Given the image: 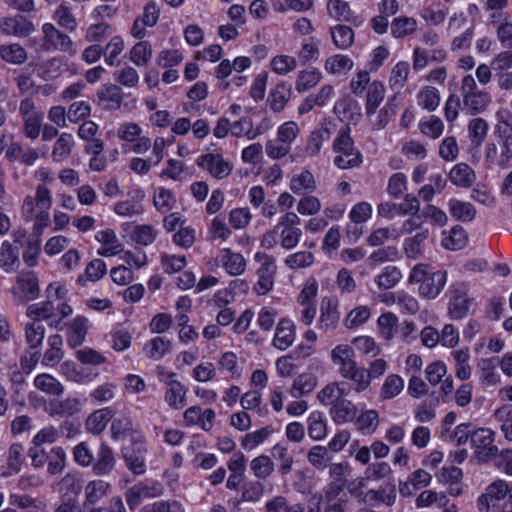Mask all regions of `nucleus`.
Masks as SVG:
<instances>
[{
    "mask_svg": "<svg viewBox=\"0 0 512 512\" xmlns=\"http://www.w3.org/2000/svg\"><path fill=\"white\" fill-rule=\"evenodd\" d=\"M447 281V273L444 270L429 272L423 264L416 265L409 275L410 283H420L419 293L421 296L434 299L436 298Z\"/></svg>",
    "mask_w": 512,
    "mask_h": 512,
    "instance_id": "obj_1",
    "label": "nucleus"
},
{
    "mask_svg": "<svg viewBox=\"0 0 512 512\" xmlns=\"http://www.w3.org/2000/svg\"><path fill=\"white\" fill-rule=\"evenodd\" d=\"M333 151L337 153L334 164L340 169L358 167L363 161L362 154L354 147L349 126H345L339 131L333 142Z\"/></svg>",
    "mask_w": 512,
    "mask_h": 512,
    "instance_id": "obj_2",
    "label": "nucleus"
},
{
    "mask_svg": "<svg viewBox=\"0 0 512 512\" xmlns=\"http://www.w3.org/2000/svg\"><path fill=\"white\" fill-rule=\"evenodd\" d=\"M10 292L15 304L26 305L37 299L40 294L38 277L33 271H20Z\"/></svg>",
    "mask_w": 512,
    "mask_h": 512,
    "instance_id": "obj_3",
    "label": "nucleus"
},
{
    "mask_svg": "<svg viewBox=\"0 0 512 512\" xmlns=\"http://www.w3.org/2000/svg\"><path fill=\"white\" fill-rule=\"evenodd\" d=\"M19 115L22 118V131L26 138L35 140L41 133L44 112L31 97H25L19 103Z\"/></svg>",
    "mask_w": 512,
    "mask_h": 512,
    "instance_id": "obj_4",
    "label": "nucleus"
},
{
    "mask_svg": "<svg viewBox=\"0 0 512 512\" xmlns=\"http://www.w3.org/2000/svg\"><path fill=\"white\" fill-rule=\"evenodd\" d=\"M495 433L489 428H479L471 434V444L475 458L481 463H488L499 456V449L494 445Z\"/></svg>",
    "mask_w": 512,
    "mask_h": 512,
    "instance_id": "obj_5",
    "label": "nucleus"
},
{
    "mask_svg": "<svg viewBox=\"0 0 512 512\" xmlns=\"http://www.w3.org/2000/svg\"><path fill=\"white\" fill-rule=\"evenodd\" d=\"M42 33V49L44 51H59L70 56L76 55L77 49L70 36L57 29L52 23L43 24Z\"/></svg>",
    "mask_w": 512,
    "mask_h": 512,
    "instance_id": "obj_6",
    "label": "nucleus"
},
{
    "mask_svg": "<svg viewBox=\"0 0 512 512\" xmlns=\"http://www.w3.org/2000/svg\"><path fill=\"white\" fill-rule=\"evenodd\" d=\"M299 225L300 218L294 212H287L277 223L279 243L285 250L293 249L300 242L302 230Z\"/></svg>",
    "mask_w": 512,
    "mask_h": 512,
    "instance_id": "obj_7",
    "label": "nucleus"
},
{
    "mask_svg": "<svg viewBox=\"0 0 512 512\" xmlns=\"http://www.w3.org/2000/svg\"><path fill=\"white\" fill-rule=\"evenodd\" d=\"M344 480H333L325 485L318 501L324 505V512H345L348 500L343 493Z\"/></svg>",
    "mask_w": 512,
    "mask_h": 512,
    "instance_id": "obj_8",
    "label": "nucleus"
},
{
    "mask_svg": "<svg viewBox=\"0 0 512 512\" xmlns=\"http://www.w3.org/2000/svg\"><path fill=\"white\" fill-rule=\"evenodd\" d=\"M255 260L261 265L257 270L258 281L254 285V291L258 295H266L274 285L276 274L275 258L271 255L257 252Z\"/></svg>",
    "mask_w": 512,
    "mask_h": 512,
    "instance_id": "obj_9",
    "label": "nucleus"
},
{
    "mask_svg": "<svg viewBox=\"0 0 512 512\" xmlns=\"http://www.w3.org/2000/svg\"><path fill=\"white\" fill-rule=\"evenodd\" d=\"M52 291H54L56 299L63 300L65 298L66 289L63 286H55L54 283L49 284L46 289L47 300L40 303L29 305L26 310V314L28 317L42 322V320H49L50 318H52V316H54L56 307L54 306V303L51 300Z\"/></svg>",
    "mask_w": 512,
    "mask_h": 512,
    "instance_id": "obj_10",
    "label": "nucleus"
},
{
    "mask_svg": "<svg viewBox=\"0 0 512 512\" xmlns=\"http://www.w3.org/2000/svg\"><path fill=\"white\" fill-rule=\"evenodd\" d=\"M164 492L163 486L159 482L137 483L130 487L126 492V501L131 509L136 508L145 498L160 497Z\"/></svg>",
    "mask_w": 512,
    "mask_h": 512,
    "instance_id": "obj_11",
    "label": "nucleus"
},
{
    "mask_svg": "<svg viewBox=\"0 0 512 512\" xmlns=\"http://www.w3.org/2000/svg\"><path fill=\"white\" fill-rule=\"evenodd\" d=\"M196 164L207 170L216 179L227 177L232 170L230 163L220 154L208 153L201 155L197 158Z\"/></svg>",
    "mask_w": 512,
    "mask_h": 512,
    "instance_id": "obj_12",
    "label": "nucleus"
},
{
    "mask_svg": "<svg viewBox=\"0 0 512 512\" xmlns=\"http://www.w3.org/2000/svg\"><path fill=\"white\" fill-rule=\"evenodd\" d=\"M3 34L16 37H27L35 31V25L22 15L4 17L0 21Z\"/></svg>",
    "mask_w": 512,
    "mask_h": 512,
    "instance_id": "obj_13",
    "label": "nucleus"
},
{
    "mask_svg": "<svg viewBox=\"0 0 512 512\" xmlns=\"http://www.w3.org/2000/svg\"><path fill=\"white\" fill-rule=\"evenodd\" d=\"M339 319L337 300L323 298L320 304L319 329L324 333L332 332L337 328Z\"/></svg>",
    "mask_w": 512,
    "mask_h": 512,
    "instance_id": "obj_14",
    "label": "nucleus"
},
{
    "mask_svg": "<svg viewBox=\"0 0 512 512\" xmlns=\"http://www.w3.org/2000/svg\"><path fill=\"white\" fill-rule=\"evenodd\" d=\"M111 491L110 483L95 479L89 481L84 487V500L82 503L83 508L97 507L101 501L106 498Z\"/></svg>",
    "mask_w": 512,
    "mask_h": 512,
    "instance_id": "obj_15",
    "label": "nucleus"
},
{
    "mask_svg": "<svg viewBox=\"0 0 512 512\" xmlns=\"http://www.w3.org/2000/svg\"><path fill=\"white\" fill-rule=\"evenodd\" d=\"M509 491L508 483L505 480L498 479L491 483L486 492L478 499V506L482 512H490V507L494 502L504 499Z\"/></svg>",
    "mask_w": 512,
    "mask_h": 512,
    "instance_id": "obj_16",
    "label": "nucleus"
},
{
    "mask_svg": "<svg viewBox=\"0 0 512 512\" xmlns=\"http://www.w3.org/2000/svg\"><path fill=\"white\" fill-rule=\"evenodd\" d=\"M397 491L395 484L381 485L377 489L367 490L364 505L392 507L396 503Z\"/></svg>",
    "mask_w": 512,
    "mask_h": 512,
    "instance_id": "obj_17",
    "label": "nucleus"
},
{
    "mask_svg": "<svg viewBox=\"0 0 512 512\" xmlns=\"http://www.w3.org/2000/svg\"><path fill=\"white\" fill-rule=\"evenodd\" d=\"M115 463L112 449L106 443H101L94 456V462L90 466L96 476H105L113 471Z\"/></svg>",
    "mask_w": 512,
    "mask_h": 512,
    "instance_id": "obj_18",
    "label": "nucleus"
},
{
    "mask_svg": "<svg viewBox=\"0 0 512 512\" xmlns=\"http://www.w3.org/2000/svg\"><path fill=\"white\" fill-rule=\"evenodd\" d=\"M34 209V200L31 196L24 199L22 205L23 217L26 221H34V230L41 234L43 229L49 225V209Z\"/></svg>",
    "mask_w": 512,
    "mask_h": 512,
    "instance_id": "obj_19",
    "label": "nucleus"
},
{
    "mask_svg": "<svg viewBox=\"0 0 512 512\" xmlns=\"http://www.w3.org/2000/svg\"><path fill=\"white\" fill-rule=\"evenodd\" d=\"M47 347L42 357V365L46 367H54L64 357L63 338L59 334L50 335L47 339Z\"/></svg>",
    "mask_w": 512,
    "mask_h": 512,
    "instance_id": "obj_20",
    "label": "nucleus"
},
{
    "mask_svg": "<svg viewBox=\"0 0 512 512\" xmlns=\"http://www.w3.org/2000/svg\"><path fill=\"white\" fill-rule=\"evenodd\" d=\"M67 326V343L70 347L76 348L85 341L88 331V319L84 316H77Z\"/></svg>",
    "mask_w": 512,
    "mask_h": 512,
    "instance_id": "obj_21",
    "label": "nucleus"
},
{
    "mask_svg": "<svg viewBox=\"0 0 512 512\" xmlns=\"http://www.w3.org/2000/svg\"><path fill=\"white\" fill-rule=\"evenodd\" d=\"M357 414V406L348 399H341L330 408V416L336 424L353 422Z\"/></svg>",
    "mask_w": 512,
    "mask_h": 512,
    "instance_id": "obj_22",
    "label": "nucleus"
},
{
    "mask_svg": "<svg viewBox=\"0 0 512 512\" xmlns=\"http://www.w3.org/2000/svg\"><path fill=\"white\" fill-rule=\"evenodd\" d=\"M295 340V326L288 319H281L276 327L273 344L280 350H286Z\"/></svg>",
    "mask_w": 512,
    "mask_h": 512,
    "instance_id": "obj_23",
    "label": "nucleus"
},
{
    "mask_svg": "<svg viewBox=\"0 0 512 512\" xmlns=\"http://www.w3.org/2000/svg\"><path fill=\"white\" fill-rule=\"evenodd\" d=\"M145 194L142 190L138 189L135 191V195L132 196L131 200L120 201L115 204L114 212L121 217H134L141 215L144 212L141 200Z\"/></svg>",
    "mask_w": 512,
    "mask_h": 512,
    "instance_id": "obj_24",
    "label": "nucleus"
},
{
    "mask_svg": "<svg viewBox=\"0 0 512 512\" xmlns=\"http://www.w3.org/2000/svg\"><path fill=\"white\" fill-rule=\"evenodd\" d=\"M343 378L352 381L353 390L356 393H362L367 390L370 385L369 374L366 369L359 367L357 362L340 374Z\"/></svg>",
    "mask_w": 512,
    "mask_h": 512,
    "instance_id": "obj_25",
    "label": "nucleus"
},
{
    "mask_svg": "<svg viewBox=\"0 0 512 512\" xmlns=\"http://www.w3.org/2000/svg\"><path fill=\"white\" fill-rule=\"evenodd\" d=\"M97 97L106 110H115L120 108L123 100L122 90L115 84L103 85L97 92Z\"/></svg>",
    "mask_w": 512,
    "mask_h": 512,
    "instance_id": "obj_26",
    "label": "nucleus"
},
{
    "mask_svg": "<svg viewBox=\"0 0 512 512\" xmlns=\"http://www.w3.org/2000/svg\"><path fill=\"white\" fill-rule=\"evenodd\" d=\"M470 300L462 287L454 288L449 301V314L453 319H462L469 311Z\"/></svg>",
    "mask_w": 512,
    "mask_h": 512,
    "instance_id": "obj_27",
    "label": "nucleus"
},
{
    "mask_svg": "<svg viewBox=\"0 0 512 512\" xmlns=\"http://www.w3.org/2000/svg\"><path fill=\"white\" fill-rule=\"evenodd\" d=\"M111 436L114 440H119L126 436L136 437L139 434L138 427H135L133 420L129 415L123 414L111 419Z\"/></svg>",
    "mask_w": 512,
    "mask_h": 512,
    "instance_id": "obj_28",
    "label": "nucleus"
},
{
    "mask_svg": "<svg viewBox=\"0 0 512 512\" xmlns=\"http://www.w3.org/2000/svg\"><path fill=\"white\" fill-rule=\"evenodd\" d=\"M20 267L19 252L9 241L0 247V268L6 273L15 272Z\"/></svg>",
    "mask_w": 512,
    "mask_h": 512,
    "instance_id": "obj_29",
    "label": "nucleus"
},
{
    "mask_svg": "<svg viewBox=\"0 0 512 512\" xmlns=\"http://www.w3.org/2000/svg\"><path fill=\"white\" fill-rule=\"evenodd\" d=\"M428 236V229H421L414 236L405 239L403 244L405 255L413 260L419 259L424 253V245Z\"/></svg>",
    "mask_w": 512,
    "mask_h": 512,
    "instance_id": "obj_30",
    "label": "nucleus"
},
{
    "mask_svg": "<svg viewBox=\"0 0 512 512\" xmlns=\"http://www.w3.org/2000/svg\"><path fill=\"white\" fill-rule=\"evenodd\" d=\"M290 190L300 196L310 194L316 190V181L313 174L304 170L299 174L292 176L290 181Z\"/></svg>",
    "mask_w": 512,
    "mask_h": 512,
    "instance_id": "obj_31",
    "label": "nucleus"
},
{
    "mask_svg": "<svg viewBox=\"0 0 512 512\" xmlns=\"http://www.w3.org/2000/svg\"><path fill=\"white\" fill-rule=\"evenodd\" d=\"M220 262L230 275H240L245 271L246 261L240 253H234L229 248L220 251Z\"/></svg>",
    "mask_w": 512,
    "mask_h": 512,
    "instance_id": "obj_32",
    "label": "nucleus"
},
{
    "mask_svg": "<svg viewBox=\"0 0 512 512\" xmlns=\"http://www.w3.org/2000/svg\"><path fill=\"white\" fill-rule=\"evenodd\" d=\"M95 238L103 244V247L98 250V255L100 256L111 257L122 251V246L115 232L111 229L98 232Z\"/></svg>",
    "mask_w": 512,
    "mask_h": 512,
    "instance_id": "obj_33",
    "label": "nucleus"
},
{
    "mask_svg": "<svg viewBox=\"0 0 512 512\" xmlns=\"http://www.w3.org/2000/svg\"><path fill=\"white\" fill-rule=\"evenodd\" d=\"M113 418V410L110 407L102 408L90 414L86 420L88 432L98 435L103 432L108 422Z\"/></svg>",
    "mask_w": 512,
    "mask_h": 512,
    "instance_id": "obj_34",
    "label": "nucleus"
},
{
    "mask_svg": "<svg viewBox=\"0 0 512 512\" xmlns=\"http://www.w3.org/2000/svg\"><path fill=\"white\" fill-rule=\"evenodd\" d=\"M0 57L9 64L22 65L28 59L26 49L18 43L0 45Z\"/></svg>",
    "mask_w": 512,
    "mask_h": 512,
    "instance_id": "obj_35",
    "label": "nucleus"
},
{
    "mask_svg": "<svg viewBox=\"0 0 512 512\" xmlns=\"http://www.w3.org/2000/svg\"><path fill=\"white\" fill-rule=\"evenodd\" d=\"M354 349L347 344H339L331 350V361L339 366V374L356 363Z\"/></svg>",
    "mask_w": 512,
    "mask_h": 512,
    "instance_id": "obj_36",
    "label": "nucleus"
},
{
    "mask_svg": "<svg viewBox=\"0 0 512 512\" xmlns=\"http://www.w3.org/2000/svg\"><path fill=\"white\" fill-rule=\"evenodd\" d=\"M187 389L177 380L168 382L165 401L173 409H181L186 405Z\"/></svg>",
    "mask_w": 512,
    "mask_h": 512,
    "instance_id": "obj_37",
    "label": "nucleus"
},
{
    "mask_svg": "<svg viewBox=\"0 0 512 512\" xmlns=\"http://www.w3.org/2000/svg\"><path fill=\"white\" fill-rule=\"evenodd\" d=\"M318 384V378L312 373H302L293 382L290 394L293 398H299L312 392Z\"/></svg>",
    "mask_w": 512,
    "mask_h": 512,
    "instance_id": "obj_38",
    "label": "nucleus"
},
{
    "mask_svg": "<svg viewBox=\"0 0 512 512\" xmlns=\"http://www.w3.org/2000/svg\"><path fill=\"white\" fill-rule=\"evenodd\" d=\"M385 95V86L379 81H373L368 86L365 110L368 116L373 115Z\"/></svg>",
    "mask_w": 512,
    "mask_h": 512,
    "instance_id": "obj_39",
    "label": "nucleus"
},
{
    "mask_svg": "<svg viewBox=\"0 0 512 512\" xmlns=\"http://www.w3.org/2000/svg\"><path fill=\"white\" fill-rule=\"evenodd\" d=\"M443 234L442 246L445 249L456 251L464 248L467 244V233L459 225L452 227L448 234L445 232Z\"/></svg>",
    "mask_w": 512,
    "mask_h": 512,
    "instance_id": "obj_40",
    "label": "nucleus"
},
{
    "mask_svg": "<svg viewBox=\"0 0 512 512\" xmlns=\"http://www.w3.org/2000/svg\"><path fill=\"white\" fill-rule=\"evenodd\" d=\"M354 63L348 56L336 54L330 56L325 61V70L334 75L347 74L352 70Z\"/></svg>",
    "mask_w": 512,
    "mask_h": 512,
    "instance_id": "obj_41",
    "label": "nucleus"
},
{
    "mask_svg": "<svg viewBox=\"0 0 512 512\" xmlns=\"http://www.w3.org/2000/svg\"><path fill=\"white\" fill-rule=\"evenodd\" d=\"M250 469L258 480H266L275 469L274 463L267 455H259L250 462Z\"/></svg>",
    "mask_w": 512,
    "mask_h": 512,
    "instance_id": "obj_42",
    "label": "nucleus"
},
{
    "mask_svg": "<svg viewBox=\"0 0 512 512\" xmlns=\"http://www.w3.org/2000/svg\"><path fill=\"white\" fill-rule=\"evenodd\" d=\"M25 339L30 348L39 347L44 339L45 328L42 322L35 319L27 322L24 326Z\"/></svg>",
    "mask_w": 512,
    "mask_h": 512,
    "instance_id": "obj_43",
    "label": "nucleus"
},
{
    "mask_svg": "<svg viewBox=\"0 0 512 512\" xmlns=\"http://www.w3.org/2000/svg\"><path fill=\"white\" fill-rule=\"evenodd\" d=\"M308 435L316 441L327 435V423L322 412H312L308 417Z\"/></svg>",
    "mask_w": 512,
    "mask_h": 512,
    "instance_id": "obj_44",
    "label": "nucleus"
},
{
    "mask_svg": "<svg viewBox=\"0 0 512 512\" xmlns=\"http://www.w3.org/2000/svg\"><path fill=\"white\" fill-rule=\"evenodd\" d=\"M449 178L457 186L468 187L473 183L475 174L467 164L459 163L452 168Z\"/></svg>",
    "mask_w": 512,
    "mask_h": 512,
    "instance_id": "obj_45",
    "label": "nucleus"
},
{
    "mask_svg": "<svg viewBox=\"0 0 512 512\" xmlns=\"http://www.w3.org/2000/svg\"><path fill=\"white\" fill-rule=\"evenodd\" d=\"M172 343L166 337H154L145 346L147 355L152 360H160L171 351Z\"/></svg>",
    "mask_w": 512,
    "mask_h": 512,
    "instance_id": "obj_46",
    "label": "nucleus"
},
{
    "mask_svg": "<svg viewBox=\"0 0 512 512\" xmlns=\"http://www.w3.org/2000/svg\"><path fill=\"white\" fill-rule=\"evenodd\" d=\"M61 496L77 497L82 489L83 480L73 473H67L58 483Z\"/></svg>",
    "mask_w": 512,
    "mask_h": 512,
    "instance_id": "obj_47",
    "label": "nucleus"
},
{
    "mask_svg": "<svg viewBox=\"0 0 512 512\" xmlns=\"http://www.w3.org/2000/svg\"><path fill=\"white\" fill-rule=\"evenodd\" d=\"M36 388L49 395L60 396L64 392L63 385L49 374L37 375L34 379Z\"/></svg>",
    "mask_w": 512,
    "mask_h": 512,
    "instance_id": "obj_48",
    "label": "nucleus"
},
{
    "mask_svg": "<svg viewBox=\"0 0 512 512\" xmlns=\"http://www.w3.org/2000/svg\"><path fill=\"white\" fill-rule=\"evenodd\" d=\"M74 145L73 137L69 133H62L56 140L53 150L52 158L56 162H62L69 157Z\"/></svg>",
    "mask_w": 512,
    "mask_h": 512,
    "instance_id": "obj_49",
    "label": "nucleus"
},
{
    "mask_svg": "<svg viewBox=\"0 0 512 512\" xmlns=\"http://www.w3.org/2000/svg\"><path fill=\"white\" fill-rule=\"evenodd\" d=\"M106 264L101 259H94L90 261L85 269L84 274L78 277V283L85 285L87 281H98L106 274Z\"/></svg>",
    "mask_w": 512,
    "mask_h": 512,
    "instance_id": "obj_50",
    "label": "nucleus"
},
{
    "mask_svg": "<svg viewBox=\"0 0 512 512\" xmlns=\"http://www.w3.org/2000/svg\"><path fill=\"white\" fill-rule=\"evenodd\" d=\"M448 206L451 215L459 221H472L475 217L476 211L471 203L451 199Z\"/></svg>",
    "mask_w": 512,
    "mask_h": 512,
    "instance_id": "obj_51",
    "label": "nucleus"
},
{
    "mask_svg": "<svg viewBox=\"0 0 512 512\" xmlns=\"http://www.w3.org/2000/svg\"><path fill=\"white\" fill-rule=\"evenodd\" d=\"M400 270L395 266H386L382 272L374 279L376 285L381 290L393 288L401 279Z\"/></svg>",
    "mask_w": 512,
    "mask_h": 512,
    "instance_id": "obj_52",
    "label": "nucleus"
},
{
    "mask_svg": "<svg viewBox=\"0 0 512 512\" xmlns=\"http://www.w3.org/2000/svg\"><path fill=\"white\" fill-rule=\"evenodd\" d=\"M53 20L63 29L70 32L76 30L78 23L71 9L65 5H59L53 13Z\"/></svg>",
    "mask_w": 512,
    "mask_h": 512,
    "instance_id": "obj_53",
    "label": "nucleus"
},
{
    "mask_svg": "<svg viewBox=\"0 0 512 512\" xmlns=\"http://www.w3.org/2000/svg\"><path fill=\"white\" fill-rule=\"evenodd\" d=\"M66 65L63 57H53L40 66L39 74L46 81L54 80L60 76Z\"/></svg>",
    "mask_w": 512,
    "mask_h": 512,
    "instance_id": "obj_54",
    "label": "nucleus"
},
{
    "mask_svg": "<svg viewBox=\"0 0 512 512\" xmlns=\"http://www.w3.org/2000/svg\"><path fill=\"white\" fill-rule=\"evenodd\" d=\"M272 457L280 461L278 471L281 475H287L292 470L293 457L289 454L288 447L282 443L276 444L271 450Z\"/></svg>",
    "mask_w": 512,
    "mask_h": 512,
    "instance_id": "obj_55",
    "label": "nucleus"
},
{
    "mask_svg": "<svg viewBox=\"0 0 512 512\" xmlns=\"http://www.w3.org/2000/svg\"><path fill=\"white\" fill-rule=\"evenodd\" d=\"M417 29V22L414 18L400 16L391 23V33L395 38H404Z\"/></svg>",
    "mask_w": 512,
    "mask_h": 512,
    "instance_id": "obj_56",
    "label": "nucleus"
},
{
    "mask_svg": "<svg viewBox=\"0 0 512 512\" xmlns=\"http://www.w3.org/2000/svg\"><path fill=\"white\" fill-rule=\"evenodd\" d=\"M354 421L359 431L373 433L379 424V415L376 410H365L359 416H356Z\"/></svg>",
    "mask_w": 512,
    "mask_h": 512,
    "instance_id": "obj_57",
    "label": "nucleus"
},
{
    "mask_svg": "<svg viewBox=\"0 0 512 512\" xmlns=\"http://www.w3.org/2000/svg\"><path fill=\"white\" fill-rule=\"evenodd\" d=\"M456 364L455 374L460 380H467L471 375V367L468 364L470 358L468 349H459L452 352Z\"/></svg>",
    "mask_w": 512,
    "mask_h": 512,
    "instance_id": "obj_58",
    "label": "nucleus"
},
{
    "mask_svg": "<svg viewBox=\"0 0 512 512\" xmlns=\"http://www.w3.org/2000/svg\"><path fill=\"white\" fill-rule=\"evenodd\" d=\"M491 98L487 92L477 91L463 97V103L466 108H469L472 113L483 111L490 103Z\"/></svg>",
    "mask_w": 512,
    "mask_h": 512,
    "instance_id": "obj_59",
    "label": "nucleus"
},
{
    "mask_svg": "<svg viewBox=\"0 0 512 512\" xmlns=\"http://www.w3.org/2000/svg\"><path fill=\"white\" fill-rule=\"evenodd\" d=\"M403 388L404 381L400 376L396 374L388 375L381 387L380 396L383 399H392L400 394Z\"/></svg>",
    "mask_w": 512,
    "mask_h": 512,
    "instance_id": "obj_60",
    "label": "nucleus"
},
{
    "mask_svg": "<svg viewBox=\"0 0 512 512\" xmlns=\"http://www.w3.org/2000/svg\"><path fill=\"white\" fill-rule=\"evenodd\" d=\"M334 44L341 49L350 47L354 42L353 30L345 25H337L331 29Z\"/></svg>",
    "mask_w": 512,
    "mask_h": 512,
    "instance_id": "obj_61",
    "label": "nucleus"
},
{
    "mask_svg": "<svg viewBox=\"0 0 512 512\" xmlns=\"http://www.w3.org/2000/svg\"><path fill=\"white\" fill-rule=\"evenodd\" d=\"M152 57V48L149 42L140 41L130 51V60L137 66H145Z\"/></svg>",
    "mask_w": 512,
    "mask_h": 512,
    "instance_id": "obj_62",
    "label": "nucleus"
},
{
    "mask_svg": "<svg viewBox=\"0 0 512 512\" xmlns=\"http://www.w3.org/2000/svg\"><path fill=\"white\" fill-rule=\"evenodd\" d=\"M496 420L501 422V431L504 437L512 441V406L503 405L494 412Z\"/></svg>",
    "mask_w": 512,
    "mask_h": 512,
    "instance_id": "obj_63",
    "label": "nucleus"
},
{
    "mask_svg": "<svg viewBox=\"0 0 512 512\" xmlns=\"http://www.w3.org/2000/svg\"><path fill=\"white\" fill-rule=\"evenodd\" d=\"M140 512H184V508L176 500H160L145 505Z\"/></svg>",
    "mask_w": 512,
    "mask_h": 512,
    "instance_id": "obj_64",
    "label": "nucleus"
}]
</instances>
